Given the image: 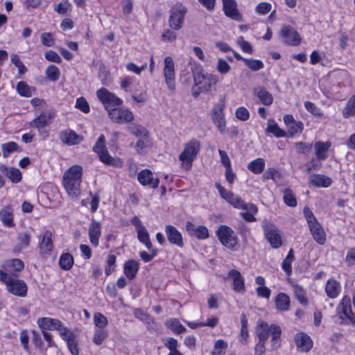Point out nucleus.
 Returning a JSON list of instances; mask_svg holds the SVG:
<instances>
[{
    "mask_svg": "<svg viewBox=\"0 0 355 355\" xmlns=\"http://www.w3.org/2000/svg\"><path fill=\"white\" fill-rule=\"evenodd\" d=\"M228 277L232 280V288L235 292L243 293L245 291L244 279L239 271L235 269L230 270Z\"/></svg>",
    "mask_w": 355,
    "mask_h": 355,
    "instance_id": "412c9836",
    "label": "nucleus"
},
{
    "mask_svg": "<svg viewBox=\"0 0 355 355\" xmlns=\"http://www.w3.org/2000/svg\"><path fill=\"white\" fill-rule=\"evenodd\" d=\"M40 254H49L53 248V243L52 241V233L51 231L47 230L44 232L42 236V241L39 244Z\"/></svg>",
    "mask_w": 355,
    "mask_h": 355,
    "instance_id": "bb28decb",
    "label": "nucleus"
},
{
    "mask_svg": "<svg viewBox=\"0 0 355 355\" xmlns=\"http://www.w3.org/2000/svg\"><path fill=\"white\" fill-rule=\"evenodd\" d=\"M355 114V96L351 97L345 105L343 111L345 118L350 117Z\"/></svg>",
    "mask_w": 355,
    "mask_h": 355,
    "instance_id": "49530a36",
    "label": "nucleus"
},
{
    "mask_svg": "<svg viewBox=\"0 0 355 355\" xmlns=\"http://www.w3.org/2000/svg\"><path fill=\"white\" fill-rule=\"evenodd\" d=\"M216 69L220 73L225 74L230 71V66L225 60L220 58L218 60Z\"/></svg>",
    "mask_w": 355,
    "mask_h": 355,
    "instance_id": "338daca9",
    "label": "nucleus"
},
{
    "mask_svg": "<svg viewBox=\"0 0 355 355\" xmlns=\"http://www.w3.org/2000/svg\"><path fill=\"white\" fill-rule=\"evenodd\" d=\"M98 99L104 105L105 110L109 112V110H114L117 106L122 104L123 101L114 94L110 92L107 89L103 87L96 92Z\"/></svg>",
    "mask_w": 355,
    "mask_h": 355,
    "instance_id": "9d476101",
    "label": "nucleus"
},
{
    "mask_svg": "<svg viewBox=\"0 0 355 355\" xmlns=\"http://www.w3.org/2000/svg\"><path fill=\"white\" fill-rule=\"evenodd\" d=\"M283 200L284 203L291 207H295L297 205V199L290 189H284Z\"/></svg>",
    "mask_w": 355,
    "mask_h": 355,
    "instance_id": "de8ad7c7",
    "label": "nucleus"
},
{
    "mask_svg": "<svg viewBox=\"0 0 355 355\" xmlns=\"http://www.w3.org/2000/svg\"><path fill=\"white\" fill-rule=\"evenodd\" d=\"M45 58L49 62H55L58 64L61 63L62 59L60 55L55 51L49 50L45 53Z\"/></svg>",
    "mask_w": 355,
    "mask_h": 355,
    "instance_id": "69168bd1",
    "label": "nucleus"
},
{
    "mask_svg": "<svg viewBox=\"0 0 355 355\" xmlns=\"http://www.w3.org/2000/svg\"><path fill=\"white\" fill-rule=\"evenodd\" d=\"M0 220L7 227H15L13 208L11 205L6 206L0 210Z\"/></svg>",
    "mask_w": 355,
    "mask_h": 355,
    "instance_id": "393cba45",
    "label": "nucleus"
},
{
    "mask_svg": "<svg viewBox=\"0 0 355 355\" xmlns=\"http://www.w3.org/2000/svg\"><path fill=\"white\" fill-rule=\"evenodd\" d=\"M164 75L165 78V83L168 88L173 91L175 89V70L174 62L171 57L167 56L164 58Z\"/></svg>",
    "mask_w": 355,
    "mask_h": 355,
    "instance_id": "ddd939ff",
    "label": "nucleus"
},
{
    "mask_svg": "<svg viewBox=\"0 0 355 355\" xmlns=\"http://www.w3.org/2000/svg\"><path fill=\"white\" fill-rule=\"evenodd\" d=\"M175 31L171 28L165 30L162 35V40L169 42L175 41L177 38V34Z\"/></svg>",
    "mask_w": 355,
    "mask_h": 355,
    "instance_id": "0e129e2a",
    "label": "nucleus"
},
{
    "mask_svg": "<svg viewBox=\"0 0 355 355\" xmlns=\"http://www.w3.org/2000/svg\"><path fill=\"white\" fill-rule=\"evenodd\" d=\"M282 41L285 44L298 46L301 42V37L297 31L292 26H284L280 31Z\"/></svg>",
    "mask_w": 355,
    "mask_h": 355,
    "instance_id": "f8f14e48",
    "label": "nucleus"
},
{
    "mask_svg": "<svg viewBox=\"0 0 355 355\" xmlns=\"http://www.w3.org/2000/svg\"><path fill=\"white\" fill-rule=\"evenodd\" d=\"M18 244L16 245L13 249L15 252H19L22 249L26 248L30 245L31 236L28 233L22 232L19 233L17 236Z\"/></svg>",
    "mask_w": 355,
    "mask_h": 355,
    "instance_id": "e433bc0d",
    "label": "nucleus"
},
{
    "mask_svg": "<svg viewBox=\"0 0 355 355\" xmlns=\"http://www.w3.org/2000/svg\"><path fill=\"white\" fill-rule=\"evenodd\" d=\"M244 62L252 71H257L263 67V62L259 60L245 59Z\"/></svg>",
    "mask_w": 355,
    "mask_h": 355,
    "instance_id": "4d7b16f0",
    "label": "nucleus"
},
{
    "mask_svg": "<svg viewBox=\"0 0 355 355\" xmlns=\"http://www.w3.org/2000/svg\"><path fill=\"white\" fill-rule=\"evenodd\" d=\"M55 116L54 112H42L37 117L30 122L29 126L38 129L42 132V128L50 124L51 120Z\"/></svg>",
    "mask_w": 355,
    "mask_h": 355,
    "instance_id": "dca6fc26",
    "label": "nucleus"
},
{
    "mask_svg": "<svg viewBox=\"0 0 355 355\" xmlns=\"http://www.w3.org/2000/svg\"><path fill=\"white\" fill-rule=\"evenodd\" d=\"M10 60L12 63L18 69L19 73L20 74H24L27 69L24 64V63L21 61L19 57L17 54H12L10 55Z\"/></svg>",
    "mask_w": 355,
    "mask_h": 355,
    "instance_id": "6e6d98bb",
    "label": "nucleus"
},
{
    "mask_svg": "<svg viewBox=\"0 0 355 355\" xmlns=\"http://www.w3.org/2000/svg\"><path fill=\"white\" fill-rule=\"evenodd\" d=\"M290 137H293L297 133H301L303 130L304 125L301 121H295L289 126L287 127Z\"/></svg>",
    "mask_w": 355,
    "mask_h": 355,
    "instance_id": "bf43d9fd",
    "label": "nucleus"
},
{
    "mask_svg": "<svg viewBox=\"0 0 355 355\" xmlns=\"http://www.w3.org/2000/svg\"><path fill=\"white\" fill-rule=\"evenodd\" d=\"M266 130L268 132L272 133L277 137H282L286 136V132L282 129H281L277 123L270 120L268 121Z\"/></svg>",
    "mask_w": 355,
    "mask_h": 355,
    "instance_id": "8fccbe9b",
    "label": "nucleus"
},
{
    "mask_svg": "<svg viewBox=\"0 0 355 355\" xmlns=\"http://www.w3.org/2000/svg\"><path fill=\"white\" fill-rule=\"evenodd\" d=\"M59 264L62 270H68L71 268L73 264V257L69 253H64L61 255Z\"/></svg>",
    "mask_w": 355,
    "mask_h": 355,
    "instance_id": "c03bdc74",
    "label": "nucleus"
},
{
    "mask_svg": "<svg viewBox=\"0 0 355 355\" xmlns=\"http://www.w3.org/2000/svg\"><path fill=\"white\" fill-rule=\"evenodd\" d=\"M94 322L98 329H104L107 324V320L105 315L101 313H96L94 315Z\"/></svg>",
    "mask_w": 355,
    "mask_h": 355,
    "instance_id": "13d9d810",
    "label": "nucleus"
},
{
    "mask_svg": "<svg viewBox=\"0 0 355 355\" xmlns=\"http://www.w3.org/2000/svg\"><path fill=\"white\" fill-rule=\"evenodd\" d=\"M46 76L51 81H56L60 78V71L55 65H49L46 69Z\"/></svg>",
    "mask_w": 355,
    "mask_h": 355,
    "instance_id": "09e8293b",
    "label": "nucleus"
},
{
    "mask_svg": "<svg viewBox=\"0 0 355 355\" xmlns=\"http://www.w3.org/2000/svg\"><path fill=\"white\" fill-rule=\"evenodd\" d=\"M137 179L141 184L153 189L157 188L159 183V178H153V173L148 169L141 171L138 173Z\"/></svg>",
    "mask_w": 355,
    "mask_h": 355,
    "instance_id": "a211bd4d",
    "label": "nucleus"
},
{
    "mask_svg": "<svg viewBox=\"0 0 355 355\" xmlns=\"http://www.w3.org/2000/svg\"><path fill=\"white\" fill-rule=\"evenodd\" d=\"M265 168V161L262 158H257L248 164V169L254 174L261 173Z\"/></svg>",
    "mask_w": 355,
    "mask_h": 355,
    "instance_id": "ea45409f",
    "label": "nucleus"
},
{
    "mask_svg": "<svg viewBox=\"0 0 355 355\" xmlns=\"http://www.w3.org/2000/svg\"><path fill=\"white\" fill-rule=\"evenodd\" d=\"M137 233V238L139 241L144 243L148 250L152 248V243L149 238V233L145 227H140V229L136 230Z\"/></svg>",
    "mask_w": 355,
    "mask_h": 355,
    "instance_id": "a19ab883",
    "label": "nucleus"
},
{
    "mask_svg": "<svg viewBox=\"0 0 355 355\" xmlns=\"http://www.w3.org/2000/svg\"><path fill=\"white\" fill-rule=\"evenodd\" d=\"M127 129L128 132L134 135H135L137 138H143L148 136L147 130L139 125L131 123L128 125Z\"/></svg>",
    "mask_w": 355,
    "mask_h": 355,
    "instance_id": "79ce46f5",
    "label": "nucleus"
},
{
    "mask_svg": "<svg viewBox=\"0 0 355 355\" xmlns=\"http://www.w3.org/2000/svg\"><path fill=\"white\" fill-rule=\"evenodd\" d=\"M315 149V156L320 160H324L327 157V153L331 147L329 141L322 142L316 141L314 145Z\"/></svg>",
    "mask_w": 355,
    "mask_h": 355,
    "instance_id": "473e14b6",
    "label": "nucleus"
},
{
    "mask_svg": "<svg viewBox=\"0 0 355 355\" xmlns=\"http://www.w3.org/2000/svg\"><path fill=\"white\" fill-rule=\"evenodd\" d=\"M193 80L196 87H200L205 92H209L211 87L218 81V76L211 73H204L202 71L193 73Z\"/></svg>",
    "mask_w": 355,
    "mask_h": 355,
    "instance_id": "6e6552de",
    "label": "nucleus"
},
{
    "mask_svg": "<svg viewBox=\"0 0 355 355\" xmlns=\"http://www.w3.org/2000/svg\"><path fill=\"white\" fill-rule=\"evenodd\" d=\"M83 168L80 166L74 165L67 170L63 175L64 187L71 198H76L80 193Z\"/></svg>",
    "mask_w": 355,
    "mask_h": 355,
    "instance_id": "f257e3e1",
    "label": "nucleus"
},
{
    "mask_svg": "<svg viewBox=\"0 0 355 355\" xmlns=\"http://www.w3.org/2000/svg\"><path fill=\"white\" fill-rule=\"evenodd\" d=\"M224 107V104L218 103L214 106L211 114L213 122L222 133L225 132L226 126L223 113Z\"/></svg>",
    "mask_w": 355,
    "mask_h": 355,
    "instance_id": "4468645a",
    "label": "nucleus"
},
{
    "mask_svg": "<svg viewBox=\"0 0 355 355\" xmlns=\"http://www.w3.org/2000/svg\"><path fill=\"white\" fill-rule=\"evenodd\" d=\"M236 117L243 121H247L250 117V112L245 107H239L235 112Z\"/></svg>",
    "mask_w": 355,
    "mask_h": 355,
    "instance_id": "052dcab7",
    "label": "nucleus"
},
{
    "mask_svg": "<svg viewBox=\"0 0 355 355\" xmlns=\"http://www.w3.org/2000/svg\"><path fill=\"white\" fill-rule=\"evenodd\" d=\"M309 182L315 187H328L331 184L332 180L324 175L313 174L309 177Z\"/></svg>",
    "mask_w": 355,
    "mask_h": 355,
    "instance_id": "7c9ffc66",
    "label": "nucleus"
},
{
    "mask_svg": "<svg viewBox=\"0 0 355 355\" xmlns=\"http://www.w3.org/2000/svg\"><path fill=\"white\" fill-rule=\"evenodd\" d=\"M108 334L107 331L103 329H98L95 331V334L93 337V342L97 345H100L102 344L103 340L107 337Z\"/></svg>",
    "mask_w": 355,
    "mask_h": 355,
    "instance_id": "5fc2aeb1",
    "label": "nucleus"
},
{
    "mask_svg": "<svg viewBox=\"0 0 355 355\" xmlns=\"http://www.w3.org/2000/svg\"><path fill=\"white\" fill-rule=\"evenodd\" d=\"M221 244L230 249H233L237 244V236L234 231L227 225H220L216 232Z\"/></svg>",
    "mask_w": 355,
    "mask_h": 355,
    "instance_id": "0eeeda50",
    "label": "nucleus"
},
{
    "mask_svg": "<svg viewBox=\"0 0 355 355\" xmlns=\"http://www.w3.org/2000/svg\"><path fill=\"white\" fill-rule=\"evenodd\" d=\"M2 154L3 157H8L9 155L18 150L17 144L14 141H10L3 144L1 146Z\"/></svg>",
    "mask_w": 355,
    "mask_h": 355,
    "instance_id": "3c124183",
    "label": "nucleus"
},
{
    "mask_svg": "<svg viewBox=\"0 0 355 355\" xmlns=\"http://www.w3.org/2000/svg\"><path fill=\"white\" fill-rule=\"evenodd\" d=\"M101 225L98 221L93 220L89 227V240L94 246L98 245V239L101 234Z\"/></svg>",
    "mask_w": 355,
    "mask_h": 355,
    "instance_id": "c756f323",
    "label": "nucleus"
},
{
    "mask_svg": "<svg viewBox=\"0 0 355 355\" xmlns=\"http://www.w3.org/2000/svg\"><path fill=\"white\" fill-rule=\"evenodd\" d=\"M271 343L272 347L274 349H278L280 345V336L282 334V330L280 327L277 324H271Z\"/></svg>",
    "mask_w": 355,
    "mask_h": 355,
    "instance_id": "58836bf2",
    "label": "nucleus"
},
{
    "mask_svg": "<svg viewBox=\"0 0 355 355\" xmlns=\"http://www.w3.org/2000/svg\"><path fill=\"white\" fill-rule=\"evenodd\" d=\"M37 324L41 330L58 331L60 336H66L69 329L64 327L62 322L55 318H40L37 320Z\"/></svg>",
    "mask_w": 355,
    "mask_h": 355,
    "instance_id": "1a4fd4ad",
    "label": "nucleus"
},
{
    "mask_svg": "<svg viewBox=\"0 0 355 355\" xmlns=\"http://www.w3.org/2000/svg\"><path fill=\"white\" fill-rule=\"evenodd\" d=\"M60 140L68 146H73L80 144L83 141V137L77 135L72 130H67L60 133Z\"/></svg>",
    "mask_w": 355,
    "mask_h": 355,
    "instance_id": "b1692460",
    "label": "nucleus"
},
{
    "mask_svg": "<svg viewBox=\"0 0 355 355\" xmlns=\"http://www.w3.org/2000/svg\"><path fill=\"white\" fill-rule=\"evenodd\" d=\"M340 283L335 279H329L327 281L325 286V292L327 295L330 298H336L340 292Z\"/></svg>",
    "mask_w": 355,
    "mask_h": 355,
    "instance_id": "72a5a7b5",
    "label": "nucleus"
},
{
    "mask_svg": "<svg viewBox=\"0 0 355 355\" xmlns=\"http://www.w3.org/2000/svg\"><path fill=\"white\" fill-rule=\"evenodd\" d=\"M93 150L98 155L100 160L109 166L121 167L122 162L119 158H114L110 155L105 146V137L103 135H100L96 144L93 147Z\"/></svg>",
    "mask_w": 355,
    "mask_h": 355,
    "instance_id": "7ed1b4c3",
    "label": "nucleus"
},
{
    "mask_svg": "<svg viewBox=\"0 0 355 355\" xmlns=\"http://www.w3.org/2000/svg\"><path fill=\"white\" fill-rule=\"evenodd\" d=\"M62 338L67 342L68 349L71 354L72 355H78L79 348L76 335L69 329L66 336H62Z\"/></svg>",
    "mask_w": 355,
    "mask_h": 355,
    "instance_id": "c85d7f7f",
    "label": "nucleus"
},
{
    "mask_svg": "<svg viewBox=\"0 0 355 355\" xmlns=\"http://www.w3.org/2000/svg\"><path fill=\"white\" fill-rule=\"evenodd\" d=\"M186 230L191 236L204 240L209 236L208 229L204 225L195 226L191 221L186 223Z\"/></svg>",
    "mask_w": 355,
    "mask_h": 355,
    "instance_id": "2eb2a0df",
    "label": "nucleus"
},
{
    "mask_svg": "<svg viewBox=\"0 0 355 355\" xmlns=\"http://www.w3.org/2000/svg\"><path fill=\"white\" fill-rule=\"evenodd\" d=\"M262 228L266 240L273 248H279L282 244V238L279 229L272 223L267 220L262 222Z\"/></svg>",
    "mask_w": 355,
    "mask_h": 355,
    "instance_id": "423d86ee",
    "label": "nucleus"
},
{
    "mask_svg": "<svg viewBox=\"0 0 355 355\" xmlns=\"http://www.w3.org/2000/svg\"><path fill=\"white\" fill-rule=\"evenodd\" d=\"M295 342L298 349L302 352H307L313 347V342L307 334L298 333L295 337Z\"/></svg>",
    "mask_w": 355,
    "mask_h": 355,
    "instance_id": "5701e85b",
    "label": "nucleus"
},
{
    "mask_svg": "<svg viewBox=\"0 0 355 355\" xmlns=\"http://www.w3.org/2000/svg\"><path fill=\"white\" fill-rule=\"evenodd\" d=\"M310 232L313 239L320 245H323L326 241V234L318 221H313L309 225Z\"/></svg>",
    "mask_w": 355,
    "mask_h": 355,
    "instance_id": "4be33fe9",
    "label": "nucleus"
},
{
    "mask_svg": "<svg viewBox=\"0 0 355 355\" xmlns=\"http://www.w3.org/2000/svg\"><path fill=\"white\" fill-rule=\"evenodd\" d=\"M341 305L342 311L340 313L339 317L343 320L340 324H343L345 323L343 321L345 318L352 313L349 298L345 297L342 300Z\"/></svg>",
    "mask_w": 355,
    "mask_h": 355,
    "instance_id": "37998d69",
    "label": "nucleus"
},
{
    "mask_svg": "<svg viewBox=\"0 0 355 355\" xmlns=\"http://www.w3.org/2000/svg\"><path fill=\"white\" fill-rule=\"evenodd\" d=\"M17 91L21 96L31 97L32 96L31 88L23 81H20L17 83Z\"/></svg>",
    "mask_w": 355,
    "mask_h": 355,
    "instance_id": "603ef678",
    "label": "nucleus"
},
{
    "mask_svg": "<svg viewBox=\"0 0 355 355\" xmlns=\"http://www.w3.org/2000/svg\"><path fill=\"white\" fill-rule=\"evenodd\" d=\"M187 9L182 3H175L169 10L168 26L173 31L180 30L184 24Z\"/></svg>",
    "mask_w": 355,
    "mask_h": 355,
    "instance_id": "20e7f679",
    "label": "nucleus"
},
{
    "mask_svg": "<svg viewBox=\"0 0 355 355\" xmlns=\"http://www.w3.org/2000/svg\"><path fill=\"white\" fill-rule=\"evenodd\" d=\"M253 94L259 98L261 103L266 106L270 105L273 102L272 94L262 86H258L254 88Z\"/></svg>",
    "mask_w": 355,
    "mask_h": 355,
    "instance_id": "a878e982",
    "label": "nucleus"
},
{
    "mask_svg": "<svg viewBox=\"0 0 355 355\" xmlns=\"http://www.w3.org/2000/svg\"><path fill=\"white\" fill-rule=\"evenodd\" d=\"M227 345L223 340H218L214 345V349L212 352L213 355H224L222 352L223 349H226Z\"/></svg>",
    "mask_w": 355,
    "mask_h": 355,
    "instance_id": "680f3d73",
    "label": "nucleus"
},
{
    "mask_svg": "<svg viewBox=\"0 0 355 355\" xmlns=\"http://www.w3.org/2000/svg\"><path fill=\"white\" fill-rule=\"evenodd\" d=\"M24 268V263L19 259H12L6 261L3 265L2 268L12 277H17L18 272Z\"/></svg>",
    "mask_w": 355,
    "mask_h": 355,
    "instance_id": "f3484780",
    "label": "nucleus"
},
{
    "mask_svg": "<svg viewBox=\"0 0 355 355\" xmlns=\"http://www.w3.org/2000/svg\"><path fill=\"white\" fill-rule=\"evenodd\" d=\"M139 268V264L138 261L133 259H130L125 261V263H124L123 271L125 275L129 279H132L135 277L138 272Z\"/></svg>",
    "mask_w": 355,
    "mask_h": 355,
    "instance_id": "2f4dec72",
    "label": "nucleus"
},
{
    "mask_svg": "<svg viewBox=\"0 0 355 355\" xmlns=\"http://www.w3.org/2000/svg\"><path fill=\"white\" fill-rule=\"evenodd\" d=\"M222 1L225 15L234 20L241 21L242 20V16L236 8L237 5L235 0Z\"/></svg>",
    "mask_w": 355,
    "mask_h": 355,
    "instance_id": "6ab92c4d",
    "label": "nucleus"
},
{
    "mask_svg": "<svg viewBox=\"0 0 355 355\" xmlns=\"http://www.w3.org/2000/svg\"><path fill=\"white\" fill-rule=\"evenodd\" d=\"M2 282L6 286L8 291L14 295L25 297L27 294L28 287L24 281L1 273Z\"/></svg>",
    "mask_w": 355,
    "mask_h": 355,
    "instance_id": "39448f33",
    "label": "nucleus"
},
{
    "mask_svg": "<svg viewBox=\"0 0 355 355\" xmlns=\"http://www.w3.org/2000/svg\"><path fill=\"white\" fill-rule=\"evenodd\" d=\"M109 116L115 123H130L134 119L133 113L129 109L115 107L109 110Z\"/></svg>",
    "mask_w": 355,
    "mask_h": 355,
    "instance_id": "9b49d317",
    "label": "nucleus"
},
{
    "mask_svg": "<svg viewBox=\"0 0 355 355\" xmlns=\"http://www.w3.org/2000/svg\"><path fill=\"white\" fill-rule=\"evenodd\" d=\"M294 260V254L293 249H291L286 257L283 260L282 263V269L287 275H291L292 272L291 263Z\"/></svg>",
    "mask_w": 355,
    "mask_h": 355,
    "instance_id": "a18cd8bd",
    "label": "nucleus"
},
{
    "mask_svg": "<svg viewBox=\"0 0 355 355\" xmlns=\"http://www.w3.org/2000/svg\"><path fill=\"white\" fill-rule=\"evenodd\" d=\"M271 8L270 3L261 2L256 6V11L261 15H266L270 11Z\"/></svg>",
    "mask_w": 355,
    "mask_h": 355,
    "instance_id": "774afa93",
    "label": "nucleus"
},
{
    "mask_svg": "<svg viewBox=\"0 0 355 355\" xmlns=\"http://www.w3.org/2000/svg\"><path fill=\"white\" fill-rule=\"evenodd\" d=\"M275 304L280 311H287L290 305V298L288 295L284 293H280L275 298Z\"/></svg>",
    "mask_w": 355,
    "mask_h": 355,
    "instance_id": "4c0bfd02",
    "label": "nucleus"
},
{
    "mask_svg": "<svg viewBox=\"0 0 355 355\" xmlns=\"http://www.w3.org/2000/svg\"><path fill=\"white\" fill-rule=\"evenodd\" d=\"M165 231L170 243L180 248L184 245L182 234L174 226L167 225L165 227Z\"/></svg>",
    "mask_w": 355,
    "mask_h": 355,
    "instance_id": "aec40b11",
    "label": "nucleus"
},
{
    "mask_svg": "<svg viewBox=\"0 0 355 355\" xmlns=\"http://www.w3.org/2000/svg\"><path fill=\"white\" fill-rule=\"evenodd\" d=\"M0 171L2 172L12 183H18L21 180V173L19 169L14 167L8 168L5 165L0 166Z\"/></svg>",
    "mask_w": 355,
    "mask_h": 355,
    "instance_id": "cd10ccee",
    "label": "nucleus"
},
{
    "mask_svg": "<svg viewBox=\"0 0 355 355\" xmlns=\"http://www.w3.org/2000/svg\"><path fill=\"white\" fill-rule=\"evenodd\" d=\"M76 107L83 112L88 113L89 112V106L87 101L83 98H78L76 102Z\"/></svg>",
    "mask_w": 355,
    "mask_h": 355,
    "instance_id": "e2e57ef3",
    "label": "nucleus"
},
{
    "mask_svg": "<svg viewBox=\"0 0 355 355\" xmlns=\"http://www.w3.org/2000/svg\"><path fill=\"white\" fill-rule=\"evenodd\" d=\"M271 330V325L269 326L266 322H261L256 328V334L261 341H266L269 336Z\"/></svg>",
    "mask_w": 355,
    "mask_h": 355,
    "instance_id": "c9c22d12",
    "label": "nucleus"
},
{
    "mask_svg": "<svg viewBox=\"0 0 355 355\" xmlns=\"http://www.w3.org/2000/svg\"><path fill=\"white\" fill-rule=\"evenodd\" d=\"M242 209L241 215L245 220L248 222L256 220L254 215L257 213V208L252 203H247Z\"/></svg>",
    "mask_w": 355,
    "mask_h": 355,
    "instance_id": "f704fd0d",
    "label": "nucleus"
},
{
    "mask_svg": "<svg viewBox=\"0 0 355 355\" xmlns=\"http://www.w3.org/2000/svg\"><path fill=\"white\" fill-rule=\"evenodd\" d=\"M200 149V143L198 140L192 139L185 144L183 151L179 155V159L182 162V167L185 170H189L193 161Z\"/></svg>",
    "mask_w": 355,
    "mask_h": 355,
    "instance_id": "f03ea898",
    "label": "nucleus"
},
{
    "mask_svg": "<svg viewBox=\"0 0 355 355\" xmlns=\"http://www.w3.org/2000/svg\"><path fill=\"white\" fill-rule=\"evenodd\" d=\"M294 295L299 302L303 305L308 304V300L305 291L299 286H294Z\"/></svg>",
    "mask_w": 355,
    "mask_h": 355,
    "instance_id": "864d4df0",
    "label": "nucleus"
}]
</instances>
